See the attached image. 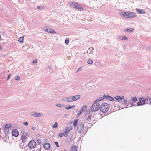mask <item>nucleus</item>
<instances>
[{
  "label": "nucleus",
  "instance_id": "obj_37",
  "mask_svg": "<svg viewBox=\"0 0 151 151\" xmlns=\"http://www.w3.org/2000/svg\"><path fill=\"white\" fill-rule=\"evenodd\" d=\"M37 142L38 144H40L41 143V142L40 140L39 139H38L37 140Z\"/></svg>",
  "mask_w": 151,
  "mask_h": 151
},
{
  "label": "nucleus",
  "instance_id": "obj_34",
  "mask_svg": "<svg viewBox=\"0 0 151 151\" xmlns=\"http://www.w3.org/2000/svg\"><path fill=\"white\" fill-rule=\"evenodd\" d=\"M112 107H118V104H117V103L116 102H115L114 104H113L112 106Z\"/></svg>",
  "mask_w": 151,
  "mask_h": 151
},
{
  "label": "nucleus",
  "instance_id": "obj_22",
  "mask_svg": "<svg viewBox=\"0 0 151 151\" xmlns=\"http://www.w3.org/2000/svg\"><path fill=\"white\" fill-rule=\"evenodd\" d=\"M105 99V95H104L102 97H101L98 99L95 102H98V101H101Z\"/></svg>",
  "mask_w": 151,
  "mask_h": 151
},
{
  "label": "nucleus",
  "instance_id": "obj_36",
  "mask_svg": "<svg viewBox=\"0 0 151 151\" xmlns=\"http://www.w3.org/2000/svg\"><path fill=\"white\" fill-rule=\"evenodd\" d=\"M20 79V77L19 76H17L15 78V80H16V81H18Z\"/></svg>",
  "mask_w": 151,
  "mask_h": 151
},
{
  "label": "nucleus",
  "instance_id": "obj_33",
  "mask_svg": "<svg viewBox=\"0 0 151 151\" xmlns=\"http://www.w3.org/2000/svg\"><path fill=\"white\" fill-rule=\"evenodd\" d=\"M87 108V106L86 105H85L84 106H83L81 110H82V111H84Z\"/></svg>",
  "mask_w": 151,
  "mask_h": 151
},
{
  "label": "nucleus",
  "instance_id": "obj_4",
  "mask_svg": "<svg viewBox=\"0 0 151 151\" xmlns=\"http://www.w3.org/2000/svg\"><path fill=\"white\" fill-rule=\"evenodd\" d=\"M71 5L74 8L80 11H84L83 8L77 3L73 2Z\"/></svg>",
  "mask_w": 151,
  "mask_h": 151
},
{
  "label": "nucleus",
  "instance_id": "obj_24",
  "mask_svg": "<svg viewBox=\"0 0 151 151\" xmlns=\"http://www.w3.org/2000/svg\"><path fill=\"white\" fill-rule=\"evenodd\" d=\"M18 41L21 43L23 44L24 42V37L22 36L20 37L18 40Z\"/></svg>",
  "mask_w": 151,
  "mask_h": 151
},
{
  "label": "nucleus",
  "instance_id": "obj_7",
  "mask_svg": "<svg viewBox=\"0 0 151 151\" xmlns=\"http://www.w3.org/2000/svg\"><path fill=\"white\" fill-rule=\"evenodd\" d=\"M45 31L50 34H55L56 33V32L54 29L50 27L47 26H46L45 27Z\"/></svg>",
  "mask_w": 151,
  "mask_h": 151
},
{
  "label": "nucleus",
  "instance_id": "obj_48",
  "mask_svg": "<svg viewBox=\"0 0 151 151\" xmlns=\"http://www.w3.org/2000/svg\"><path fill=\"white\" fill-rule=\"evenodd\" d=\"M81 114L82 113H83V111H82V110H81L80 111H79V112Z\"/></svg>",
  "mask_w": 151,
  "mask_h": 151
},
{
  "label": "nucleus",
  "instance_id": "obj_30",
  "mask_svg": "<svg viewBox=\"0 0 151 151\" xmlns=\"http://www.w3.org/2000/svg\"><path fill=\"white\" fill-rule=\"evenodd\" d=\"M87 63L88 64L91 65L92 64L93 61L91 59H89L88 60Z\"/></svg>",
  "mask_w": 151,
  "mask_h": 151
},
{
  "label": "nucleus",
  "instance_id": "obj_50",
  "mask_svg": "<svg viewBox=\"0 0 151 151\" xmlns=\"http://www.w3.org/2000/svg\"><path fill=\"white\" fill-rule=\"evenodd\" d=\"M35 127H33L32 128V129L33 130H34L35 129Z\"/></svg>",
  "mask_w": 151,
  "mask_h": 151
},
{
  "label": "nucleus",
  "instance_id": "obj_27",
  "mask_svg": "<svg viewBox=\"0 0 151 151\" xmlns=\"http://www.w3.org/2000/svg\"><path fill=\"white\" fill-rule=\"evenodd\" d=\"M131 100L132 101L134 102H136L138 100L136 97H133L131 98Z\"/></svg>",
  "mask_w": 151,
  "mask_h": 151
},
{
  "label": "nucleus",
  "instance_id": "obj_41",
  "mask_svg": "<svg viewBox=\"0 0 151 151\" xmlns=\"http://www.w3.org/2000/svg\"><path fill=\"white\" fill-rule=\"evenodd\" d=\"M55 143L57 146V147H59V146L58 145V142H55Z\"/></svg>",
  "mask_w": 151,
  "mask_h": 151
},
{
  "label": "nucleus",
  "instance_id": "obj_10",
  "mask_svg": "<svg viewBox=\"0 0 151 151\" xmlns=\"http://www.w3.org/2000/svg\"><path fill=\"white\" fill-rule=\"evenodd\" d=\"M72 129V127L71 126L69 127H66L65 128V131L64 132V136L65 137L68 136L69 132Z\"/></svg>",
  "mask_w": 151,
  "mask_h": 151
},
{
  "label": "nucleus",
  "instance_id": "obj_45",
  "mask_svg": "<svg viewBox=\"0 0 151 151\" xmlns=\"http://www.w3.org/2000/svg\"><path fill=\"white\" fill-rule=\"evenodd\" d=\"M81 68H79L78 69V70H77V72L78 71H79L80 70H81Z\"/></svg>",
  "mask_w": 151,
  "mask_h": 151
},
{
  "label": "nucleus",
  "instance_id": "obj_17",
  "mask_svg": "<svg viewBox=\"0 0 151 151\" xmlns=\"http://www.w3.org/2000/svg\"><path fill=\"white\" fill-rule=\"evenodd\" d=\"M134 29L133 28H127L124 30V32L127 33H129L131 32Z\"/></svg>",
  "mask_w": 151,
  "mask_h": 151
},
{
  "label": "nucleus",
  "instance_id": "obj_16",
  "mask_svg": "<svg viewBox=\"0 0 151 151\" xmlns=\"http://www.w3.org/2000/svg\"><path fill=\"white\" fill-rule=\"evenodd\" d=\"M65 101L67 102H73L72 96H69L65 98Z\"/></svg>",
  "mask_w": 151,
  "mask_h": 151
},
{
  "label": "nucleus",
  "instance_id": "obj_49",
  "mask_svg": "<svg viewBox=\"0 0 151 151\" xmlns=\"http://www.w3.org/2000/svg\"><path fill=\"white\" fill-rule=\"evenodd\" d=\"M2 49V48L1 45H0V50H1Z\"/></svg>",
  "mask_w": 151,
  "mask_h": 151
},
{
  "label": "nucleus",
  "instance_id": "obj_1",
  "mask_svg": "<svg viewBox=\"0 0 151 151\" xmlns=\"http://www.w3.org/2000/svg\"><path fill=\"white\" fill-rule=\"evenodd\" d=\"M105 98L110 101H114V99H115L118 103H121L123 105L126 104L128 102L127 100L126 99H125L124 96H116L113 98L108 94L107 95H105Z\"/></svg>",
  "mask_w": 151,
  "mask_h": 151
},
{
  "label": "nucleus",
  "instance_id": "obj_11",
  "mask_svg": "<svg viewBox=\"0 0 151 151\" xmlns=\"http://www.w3.org/2000/svg\"><path fill=\"white\" fill-rule=\"evenodd\" d=\"M27 134L26 133H24L22 135L21 139L22 143H24L27 140Z\"/></svg>",
  "mask_w": 151,
  "mask_h": 151
},
{
  "label": "nucleus",
  "instance_id": "obj_35",
  "mask_svg": "<svg viewBox=\"0 0 151 151\" xmlns=\"http://www.w3.org/2000/svg\"><path fill=\"white\" fill-rule=\"evenodd\" d=\"M58 127V124L57 122H55L53 125V127L54 128H56Z\"/></svg>",
  "mask_w": 151,
  "mask_h": 151
},
{
  "label": "nucleus",
  "instance_id": "obj_40",
  "mask_svg": "<svg viewBox=\"0 0 151 151\" xmlns=\"http://www.w3.org/2000/svg\"><path fill=\"white\" fill-rule=\"evenodd\" d=\"M10 76H11V74H9L8 75V77L7 78V80L9 79L10 78Z\"/></svg>",
  "mask_w": 151,
  "mask_h": 151
},
{
  "label": "nucleus",
  "instance_id": "obj_42",
  "mask_svg": "<svg viewBox=\"0 0 151 151\" xmlns=\"http://www.w3.org/2000/svg\"><path fill=\"white\" fill-rule=\"evenodd\" d=\"M27 45H24V46H22V49H23V48H27Z\"/></svg>",
  "mask_w": 151,
  "mask_h": 151
},
{
  "label": "nucleus",
  "instance_id": "obj_44",
  "mask_svg": "<svg viewBox=\"0 0 151 151\" xmlns=\"http://www.w3.org/2000/svg\"><path fill=\"white\" fill-rule=\"evenodd\" d=\"M81 114L79 112H78V113L77 116V117H79Z\"/></svg>",
  "mask_w": 151,
  "mask_h": 151
},
{
  "label": "nucleus",
  "instance_id": "obj_38",
  "mask_svg": "<svg viewBox=\"0 0 151 151\" xmlns=\"http://www.w3.org/2000/svg\"><path fill=\"white\" fill-rule=\"evenodd\" d=\"M23 124L25 126H27L28 125V123L27 122H24L23 123Z\"/></svg>",
  "mask_w": 151,
  "mask_h": 151
},
{
  "label": "nucleus",
  "instance_id": "obj_26",
  "mask_svg": "<svg viewBox=\"0 0 151 151\" xmlns=\"http://www.w3.org/2000/svg\"><path fill=\"white\" fill-rule=\"evenodd\" d=\"M70 151H77V147L75 145L73 146L71 149Z\"/></svg>",
  "mask_w": 151,
  "mask_h": 151
},
{
  "label": "nucleus",
  "instance_id": "obj_6",
  "mask_svg": "<svg viewBox=\"0 0 151 151\" xmlns=\"http://www.w3.org/2000/svg\"><path fill=\"white\" fill-rule=\"evenodd\" d=\"M28 145L30 149H33L35 147L36 143L34 140H32L29 142Z\"/></svg>",
  "mask_w": 151,
  "mask_h": 151
},
{
  "label": "nucleus",
  "instance_id": "obj_20",
  "mask_svg": "<svg viewBox=\"0 0 151 151\" xmlns=\"http://www.w3.org/2000/svg\"><path fill=\"white\" fill-rule=\"evenodd\" d=\"M119 39L122 40H128V38L125 35H122L121 36Z\"/></svg>",
  "mask_w": 151,
  "mask_h": 151
},
{
  "label": "nucleus",
  "instance_id": "obj_28",
  "mask_svg": "<svg viewBox=\"0 0 151 151\" xmlns=\"http://www.w3.org/2000/svg\"><path fill=\"white\" fill-rule=\"evenodd\" d=\"M78 121V119H76L74 121L73 123V125L74 127H76Z\"/></svg>",
  "mask_w": 151,
  "mask_h": 151
},
{
  "label": "nucleus",
  "instance_id": "obj_39",
  "mask_svg": "<svg viewBox=\"0 0 151 151\" xmlns=\"http://www.w3.org/2000/svg\"><path fill=\"white\" fill-rule=\"evenodd\" d=\"M37 60H34L32 61V63L33 64H36L37 62Z\"/></svg>",
  "mask_w": 151,
  "mask_h": 151
},
{
  "label": "nucleus",
  "instance_id": "obj_9",
  "mask_svg": "<svg viewBox=\"0 0 151 151\" xmlns=\"http://www.w3.org/2000/svg\"><path fill=\"white\" fill-rule=\"evenodd\" d=\"M12 134V136L17 137L19 135V132L16 129H13L11 132Z\"/></svg>",
  "mask_w": 151,
  "mask_h": 151
},
{
  "label": "nucleus",
  "instance_id": "obj_8",
  "mask_svg": "<svg viewBox=\"0 0 151 151\" xmlns=\"http://www.w3.org/2000/svg\"><path fill=\"white\" fill-rule=\"evenodd\" d=\"M84 129V123L83 122H80L77 126L78 131L79 132L82 131Z\"/></svg>",
  "mask_w": 151,
  "mask_h": 151
},
{
  "label": "nucleus",
  "instance_id": "obj_54",
  "mask_svg": "<svg viewBox=\"0 0 151 151\" xmlns=\"http://www.w3.org/2000/svg\"><path fill=\"white\" fill-rule=\"evenodd\" d=\"M39 7H40V6H38V7H37L39 9Z\"/></svg>",
  "mask_w": 151,
  "mask_h": 151
},
{
  "label": "nucleus",
  "instance_id": "obj_23",
  "mask_svg": "<svg viewBox=\"0 0 151 151\" xmlns=\"http://www.w3.org/2000/svg\"><path fill=\"white\" fill-rule=\"evenodd\" d=\"M56 106L58 108H62L64 107V105L62 104L57 103L55 104Z\"/></svg>",
  "mask_w": 151,
  "mask_h": 151
},
{
  "label": "nucleus",
  "instance_id": "obj_51",
  "mask_svg": "<svg viewBox=\"0 0 151 151\" xmlns=\"http://www.w3.org/2000/svg\"><path fill=\"white\" fill-rule=\"evenodd\" d=\"M149 101L151 103V98L150 99Z\"/></svg>",
  "mask_w": 151,
  "mask_h": 151
},
{
  "label": "nucleus",
  "instance_id": "obj_32",
  "mask_svg": "<svg viewBox=\"0 0 151 151\" xmlns=\"http://www.w3.org/2000/svg\"><path fill=\"white\" fill-rule=\"evenodd\" d=\"M58 137H61L63 135L64 136V133H60L58 134Z\"/></svg>",
  "mask_w": 151,
  "mask_h": 151
},
{
  "label": "nucleus",
  "instance_id": "obj_29",
  "mask_svg": "<svg viewBox=\"0 0 151 151\" xmlns=\"http://www.w3.org/2000/svg\"><path fill=\"white\" fill-rule=\"evenodd\" d=\"M91 117V116L90 114L87 115L86 116V119L88 121H90Z\"/></svg>",
  "mask_w": 151,
  "mask_h": 151
},
{
  "label": "nucleus",
  "instance_id": "obj_14",
  "mask_svg": "<svg viewBox=\"0 0 151 151\" xmlns=\"http://www.w3.org/2000/svg\"><path fill=\"white\" fill-rule=\"evenodd\" d=\"M136 10L137 13L139 14H144L146 13L145 11L143 9L137 8L136 9Z\"/></svg>",
  "mask_w": 151,
  "mask_h": 151
},
{
  "label": "nucleus",
  "instance_id": "obj_3",
  "mask_svg": "<svg viewBox=\"0 0 151 151\" xmlns=\"http://www.w3.org/2000/svg\"><path fill=\"white\" fill-rule=\"evenodd\" d=\"M100 105L97 102H94L93 104L92 105L91 110L93 112L97 111L100 109Z\"/></svg>",
  "mask_w": 151,
  "mask_h": 151
},
{
  "label": "nucleus",
  "instance_id": "obj_25",
  "mask_svg": "<svg viewBox=\"0 0 151 151\" xmlns=\"http://www.w3.org/2000/svg\"><path fill=\"white\" fill-rule=\"evenodd\" d=\"M11 127V124L9 123H8L5 124L4 126V128L8 129Z\"/></svg>",
  "mask_w": 151,
  "mask_h": 151
},
{
  "label": "nucleus",
  "instance_id": "obj_47",
  "mask_svg": "<svg viewBox=\"0 0 151 151\" xmlns=\"http://www.w3.org/2000/svg\"><path fill=\"white\" fill-rule=\"evenodd\" d=\"M81 114L82 113H83V111H82V110H81L80 111H79V112Z\"/></svg>",
  "mask_w": 151,
  "mask_h": 151
},
{
  "label": "nucleus",
  "instance_id": "obj_5",
  "mask_svg": "<svg viewBox=\"0 0 151 151\" xmlns=\"http://www.w3.org/2000/svg\"><path fill=\"white\" fill-rule=\"evenodd\" d=\"M139 101L137 104V106H139L145 104L146 100L144 98L142 97L139 99Z\"/></svg>",
  "mask_w": 151,
  "mask_h": 151
},
{
  "label": "nucleus",
  "instance_id": "obj_18",
  "mask_svg": "<svg viewBox=\"0 0 151 151\" xmlns=\"http://www.w3.org/2000/svg\"><path fill=\"white\" fill-rule=\"evenodd\" d=\"M32 116L36 117H40L42 116V114L40 113L35 112L33 113L32 114Z\"/></svg>",
  "mask_w": 151,
  "mask_h": 151
},
{
  "label": "nucleus",
  "instance_id": "obj_53",
  "mask_svg": "<svg viewBox=\"0 0 151 151\" xmlns=\"http://www.w3.org/2000/svg\"><path fill=\"white\" fill-rule=\"evenodd\" d=\"M63 151H67V150L65 149H64Z\"/></svg>",
  "mask_w": 151,
  "mask_h": 151
},
{
  "label": "nucleus",
  "instance_id": "obj_43",
  "mask_svg": "<svg viewBox=\"0 0 151 151\" xmlns=\"http://www.w3.org/2000/svg\"><path fill=\"white\" fill-rule=\"evenodd\" d=\"M131 106L134 107V106H136V104H134L133 103L131 104Z\"/></svg>",
  "mask_w": 151,
  "mask_h": 151
},
{
  "label": "nucleus",
  "instance_id": "obj_13",
  "mask_svg": "<svg viewBox=\"0 0 151 151\" xmlns=\"http://www.w3.org/2000/svg\"><path fill=\"white\" fill-rule=\"evenodd\" d=\"M128 12H122L120 13V15L122 17L124 18L128 19Z\"/></svg>",
  "mask_w": 151,
  "mask_h": 151
},
{
  "label": "nucleus",
  "instance_id": "obj_12",
  "mask_svg": "<svg viewBox=\"0 0 151 151\" xmlns=\"http://www.w3.org/2000/svg\"><path fill=\"white\" fill-rule=\"evenodd\" d=\"M128 19L130 18H134L136 17V14L133 12H128Z\"/></svg>",
  "mask_w": 151,
  "mask_h": 151
},
{
  "label": "nucleus",
  "instance_id": "obj_31",
  "mask_svg": "<svg viewBox=\"0 0 151 151\" xmlns=\"http://www.w3.org/2000/svg\"><path fill=\"white\" fill-rule=\"evenodd\" d=\"M69 42V40L68 38H66L65 41V43L67 45H68Z\"/></svg>",
  "mask_w": 151,
  "mask_h": 151
},
{
  "label": "nucleus",
  "instance_id": "obj_46",
  "mask_svg": "<svg viewBox=\"0 0 151 151\" xmlns=\"http://www.w3.org/2000/svg\"><path fill=\"white\" fill-rule=\"evenodd\" d=\"M63 116L64 117H65V118H66V117H67V114H64V115H63Z\"/></svg>",
  "mask_w": 151,
  "mask_h": 151
},
{
  "label": "nucleus",
  "instance_id": "obj_2",
  "mask_svg": "<svg viewBox=\"0 0 151 151\" xmlns=\"http://www.w3.org/2000/svg\"><path fill=\"white\" fill-rule=\"evenodd\" d=\"M109 105L107 103H102L100 106V110L102 113H105L109 110Z\"/></svg>",
  "mask_w": 151,
  "mask_h": 151
},
{
  "label": "nucleus",
  "instance_id": "obj_15",
  "mask_svg": "<svg viewBox=\"0 0 151 151\" xmlns=\"http://www.w3.org/2000/svg\"><path fill=\"white\" fill-rule=\"evenodd\" d=\"M73 102L77 101L81 97L80 95H76L74 96H72Z\"/></svg>",
  "mask_w": 151,
  "mask_h": 151
},
{
  "label": "nucleus",
  "instance_id": "obj_19",
  "mask_svg": "<svg viewBox=\"0 0 151 151\" xmlns=\"http://www.w3.org/2000/svg\"><path fill=\"white\" fill-rule=\"evenodd\" d=\"M50 145L48 143H45L44 144V147L46 149H49L50 147Z\"/></svg>",
  "mask_w": 151,
  "mask_h": 151
},
{
  "label": "nucleus",
  "instance_id": "obj_52",
  "mask_svg": "<svg viewBox=\"0 0 151 151\" xmlns=\"http://www.w3.org/2000/svg\"><path fill=\"white\" fill-rule=\"evenodd\" d=\"M127 108V106H125L124 108Z\"/></svg>",
  "mask_w": 151,
  "mask_h": 151
},
{
  "label": "nucleus",
  "instance_id": "obj_21",
  "mask_svg": "<svg viewBox=\"0 0 151 151\" xmlns=\"http://www.w3.org/2000/svg\"><path fill=\"white\" fill-rule=\"evenodd\" d=\"M75 107V105H74L72 106H70L69 105H67L65 107V109L67 110H69L70 109L73 108Z\"/></svg>",
  "mask_w": 151,
  "mask_h": 151
}]
</instances>
